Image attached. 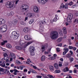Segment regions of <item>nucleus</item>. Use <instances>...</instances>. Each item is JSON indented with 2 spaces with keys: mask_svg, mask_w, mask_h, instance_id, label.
Segmentation results:
<instances>
[{
  "mask_svg": "<svg viewBox=\"0 0 78 78\" xmlns=\"http://www.w3.org/2000/svg\"><path fill=\"white\" fill-rule=\"evenodd\" d=\"M23 31L25 33H28L30 31V29L28 27H25Z\"/></svg>",
  "mask_w": 78,
  "mask_h": 78,
  "instance_id": "2eb2a0df",
  "label": "nucleus"
},
{
  "mask_svg": "<svg viewBox=\"0 0 78 78\" xmlns=\"http://www.w3.org/2000/svg\"><path fill=\"white\" fill-rule=\"evenodd\" d=\"M27 61L28 62H31V60L30 59H27Z\"/></svg>",
  "mask_w": 78,
  "mask_h": 78,
  "instance_id": "0e129e2a",
  "label": "nucleus"
},
{
  "mask_svg": "<svg viewBox=\"0 0 78 78\" xmlns=\"http://www.w3.org/2000/svg\"><path fill=\"white\" fill-rule=\"evenodd\" d=\"M12 35H11V36H18V35H19V33L16 31H13L12 33Z\"/></svg>",
  "mask_w": 78,
  "mask_h": 78,
  "instance_id": "9b49d317",
  "label": "nucleus"
},
{
  "mask_svg": "<svg viewBox=\"0 0 78 78\" xmlns=\"http://www.w3.org/2000/svg\"><path fill=\"white\" fill-rule=\"evenodd\" d=\"M24 38L27 41L30 40V35H27L24 36Z\"/></svg>",
  "mask_w": 78,
  "mask_h": 78,
  "instance_id": "1a4fd4ad",
  "label": "nucleus"
},
{
  "mask_svg": "<svg viewBox=\"0 0 78 78\" xmlns=\"http://www.w3.org/2000/svg\"><path fill=\"white\" fill-rule=\"evenodd\" d=\"M30 71L32 73L35 74L37 73V72H36L35 71L33 70V69H30Z\"/></svg>",
  "mask_w": 78,
  "mask_h": 78,
  "instance_id": "c85d7f7f",
  "label": "nucleus"
},
{
  "mask_svg": "<svg viewBox=\"0 0 78 78\" xmlns=\"http://www.w3.org/2000/svg\"><path fill=\"white\" fill-rule=\"evenodd\" d=\"M62 37H59L57 40V42H60L62 41Z\"/></svg>",
  "mask_w": 78,
  "mask_h": 78,
  "instance_id": "b1692460",
  "label": "nucleus"
},
{
  "mask_svg": "<svg viewBox=\"0 0 78 78\" xmlns=\"http://www.w3.org/2000/svg\"><path fill=\"white\" fill-rule=\"evenodd\" d=\"M0 71L3 72H4V69L0 67Z\"/></svg>",
  "mask_w": 78,
  "mask_h": 78,
  "instance_id": "79ce46f5",
  "label": "nucleus"
},
{
  "mask_svg": "<svg viewBox=\"0 0 78 78\" xmlns=\"http://www.w3.org/2000/svg\"><path fill=\"white\" fill-rule=\"evenodd\" d=\"M68 4H66L65 5V6H64L65 8V9H67V8H68V6H68Z\"/></svg>",
  "mask_w": 78,
  "mask_h": 78,
  "instance_id": "c03bdc74",
  "label": "nucleus"
},
{
  "mask_svg": "<svg viewBox=\"0 0 78 78\" xmlns=\"http://www.w3.org/2000/svg\"><path fill=\"white\" fill-rule=\"evenodd\" d=\"M77 71H76L75 69H74L73 70V72H74V73H76Z\"/></svg>",
  "mask_w": 78,
  "mask_h": 78,
  "instance_id": "680f3d73",
  "label": "nucleus"
},
{
  "mask_svg": "<svg viewBox=\"0 0 78 78\" xmlns=\"http://www.w3.org/2000/svg\"><path fill=\"white\" fill-rule=\"evenodd\" d=\"M63 50L66 53H67L69 51V48H65L63 49Z\"/></svg>",
  "mask_w": 78,
  "mask_h": 78,
  "instance_id": "7c9ffc66",
  "label": "nucleus"
},
{
  "mask_svg": "<svg viewBox=\"0 0 78 78\" xmlns=\"http://www.w3.org/2000/svg\"><path fill=\"white\" fill-rule=\"evenodd\" d=\"M7 42V41L6 40L4 41L1 43V44L2 45H4V44H5V43Z\"/></svg>",
  "mask_w": 78,
  "mask_h": 78,
  "instance_id": "e433bc0d",
  "label": "nucleus"
},
{
  "mask_svg": "<svg viewBox=\"0 0 78 78\" xmlns=\"http://www.w3.org/2000/svg\"><path fill=\"white\" fill-rule=\"evenodd\" d=\"M58 46L59 47H62V44L60 43L59 44H58Z\"/></svg>",
  "mask_w": 78,
  "mask_h": 78,
  "instance_id": "6e6d98bb",
  "label": "nucleus"
},
{
  "mask_svg": "<svg viewBox=\"0 0 78 78\" xmlns=\"http://www.w3.org/2000/svg\"><path fill=\"white\" fill-rule=\"evenodd\" d=\"M3 56H5V57H6V56H7V54L6 53H5L3 54Z\"/></svg>",
  "mask_w": 78,
  "mask_h": 78,
  "instance_id": "13d9d810",
  "label": "nucleus"
},
{
  "mask_svg": "<svg viewBox=\"0 0 78 78\" xmlns=\"http://www.w3.org/2000/svg\"><path fill=\"white\" fill-rule=\"evenodd\" d=\"M49 60H53V58L52 57H51L49 58Z\"/></svg>",
  "mask_w": 78,
  "mask_h": 78,
  "instance_id": "052dcab7",
  "label": "nucleus"
},
{
  "mask_svg": "<svg viewBox=\"0 0 78 78\" xmlns=\"http://www.w3.org/2000/svg\"><path fill=\"white\" fill-rule=\"evenodd\" d=\"M0 66H2V67H5V63H2L1 64H0Z\"/></svg>",
  "mask_w": 78,
  "mask_h": 78,
  "instance_id": "72a5a7b5",
  "label": "nucleus"
},
{
  "mask_svg": "<svg viewBox=\"0 0 78 78\" xmlns=\"http://www.w3.org/2000/svg\"><path fill=\"white\" fill-rule=\"evenodd\" d=\"M23 41L22 40H20L19 41V43L20 44V45L21 46H22V45H23Z\"/></svg>",
  "mask_w": 78,
  "mask_h": 78,
  "instance_id": "412c9836",
  "label": "nucleus"
},
{
  "mask_svg": "<svg viewBox=\"0 0 78 78\" xmlns=\"http://www.w3.org/2000/svg\"><path fill=\"white\" fill-rule=\"evenodd\" d=\"M76 4H75L74 5H73L72 6V8H73L75 7V6H76Z\"/></svg>",
  "mask_w": 78,
  "mask_h": 78,
  "instance_id": "bf43d9fd",
  "label": "nucleus"
},
{
  "mask_svg": "<svg viewBox=\"0 0 78 78\" xmlns=\"http://www.w3.org/2000/svg\"><path fill=\"white\" fill-rule=\"evenodd\" d=\"M37 1L38 3L40 4L42 3V5H44V4H45V3H47L48 2V0H37Z\"/></svg>",
  "mask_w": 78,
  "mask_h": 78,
  "instance_id": "0eeeda50",
  "label": "nucleus"
},
{
  "mask_svg": "<svg viewBox=\"0 0 78 78\" xmlns=\"http://www.w3.org/2000/svg\"><path fill=\"white\" fill-rule=\"evenodd\" d=\"M55 73H60V71L59 70H55Z\"/></svg>",
  "mask_w": 78,
  "mask_h": 78,
  "instance_id": "49530a36",
  "label": "nucleus"
},
{
  "mask_svg": "<svg viewBox=\"0 0 78 78\" xmlns=\"http://www.w3.org/2000/svg\"><path fill=\"white\" fill-rule=\"evenodd\" d=\"M56 50L57 52H59L60 51V48H56Z\"/></svg>",
  "mask_w": 78,
  "mask_h": 78,
  "instance_id": "ea45409f",
  "label": "nucleus"
},
{
  "mask_svg": "<svg viewBox=\"0 0 78 78\" xmlns=\"http://www.w3.org/2000/svg\"><path fill=\"white\" fill-rule=\"evenodd\" d=\"M34 12H36L37 13V12H39V8L37 6H35L34 7Z\"/></svg>",
  "mask_w": 78,
  "mask_h": 78,
  "instance_id": "6e6552de",
  "label": "nucleus"
},
{
  "mask_svg": "<svg viewBox=\"0 0 78 78\" xmlns=\"http://www.w3.org/2000/svg\"><path fill=\"white\" fill-rule=\"evenodd\" d=\"M17 49V50H22V47L18 46H16L15 47Z\"/></svg>",
  "mask_w": 78,
  "mask_h": 78,
  "instance_id": "5701e85b",
  "label": "nucleus"
},
{
  "mask_svg": "<svg viewBox=\"0 0 78 78\" xmlns=\"http://www.w3.org/2000/svg\"><path fill=\"white\" fill-rule=\"evenodd\" d=\"M63 33L64 34H67V30H66V28H63Z\"/></svg>",
  "mask_w": 78,
  "mask_h": 78,
  "instance_id": "6ab92c4d",
  "label": "nucleus"
},
{
  "mask_svg": "<svg viewBox=\"0 0 78 78\" xmlns=\"http://www.w3.org/2000/svg\"><path fill=\"white\" fill-rule=\"evenodd\" d=\"M66 53H67V52L64 51L63 52L62 55H66Z\"/></svg>",
  "mask_w": 78,
  "mask_h": 78,
  "instance_id": "5fc2aeb1",
  "label": "nucleus"
},
{
  "mask_svg": "<svg viewBox=\"0 0 78 78\" xmlns=\"http://www.w3.org/2000/svg\"><path fill=\"white\" fill-rule=\"evenodd\" d=\"M18 22L17 20H15L13 22V25H16V24Z\"/></svg>",
  "mask_w": 78,
  "mask_h": 78,
  "instance_id": "2f4dec72",
  "label": "nucleus"
},
{
  "mask_svg": "<svg viewBox=\"0 0 78 78\" xmlns=\"http://www.w3.org/2000/svg\"><path fill=\"white\" fill-rule=\"evenodd\" d=\"M57 18H55L53 20V22H56L57 21Z\"/></svg>",
  "mask_w": 78,
  "mask_h": 78,
  "instance_id": "09e8293b",
  "label": "nucleus"
},
{
  "mask_svg": "<svg viewBox=\"0 0 78 78\" xmlns=\"http://www.w3.org/2000/svg\"><path fill=\"white\" fill-rule=\"evenodd\" d=\"M4 60H6L8 59H7V57H4Z\"/></svg>",
  "mask_w": 78,
  "mask_h": 78,
  "instance_id": "69168bd1",
  "label": "nucleus"
},
{
  "mask_svg": "<svg viewBox=\"0 0 78 78\" xmlns=\"http://www.w3.org/2000/svg\"><path fill=\"white\" fill-rule=\"evenodd\" d=\"M47 76H48V77H49L50 78H54V77H53V76L50 75V74H48L47 75Z\"/></svg>",
  "mask_w": 78,
  "mask_h": 78,
  "instance_id": "c9c22d12",
  "label": "nucleus"
},
{
  "mask_svg": "<svg viewBox=\"0 0 78 78\" xmlns=\"http://www.w3.org/2000/svg\"><path fill=\"white\" fill-rule=\"evenodd\" d=\"M13 71L14 72H16H16H20V71L17 70V69H14Z\"/></svg>",
  "mask_w": 78,
  "mask_h": 78,
  "instance_id": "8fccbe9b",
  "label": "nucleus"
},
{
  "mask_svg": "<svg viewBox=\"0 0 78 78\" xmlns=\"http://www.w3.org/2000/svg\"><path fill=\"white\" fill-rule=\"evenodd\" d=\"M63 8H64V5L63 4H62L60 9H63Z\"/></svg>",
  "mask_w": 78,
  "mask_h": 78,
  "instance_id": "473e14b6",
  "label": "nucleus"
},
{
  "mask_svg": "<svg viewBox=\"0 0 78 78\" xmlns=\"http://www.w3.org/2000/svg\"><path fill=\"white\" fill-rule=\"evenodd\" d=\"M21 7L23 9H24L25 12H27L28 10L29 7L27 5H23L21 6Z\"/></svg>",
  "mask_w": 78,
  "mask_h": 78,
  "instance_id": "423d86ee",
  "label": "nucleus"
},
{
  "mask_svg": "<svg viewBox=\"0 0 78 78\" xmlns=\"http://www.w3.org/2000/svg\"><path fill=\"white\" fill-rule=\"evenodd\" d=\"M14 15V13L12 12H11L8 15L9 17L12 16Z\"/></svg>",
  "mask_w": 78,
  "mask_h": 78,
  "instance_id": "c756f323",
  "label": "nucleus"
},
{
  "mask_svg": "<svg viewBox=\"0 0 78 78\" xmlns=\"http://www.w3.org/2000/svg\"><path fill=\"white\" fill-rule=\"evenodd\" d=\"M27 16L29 17H31L33 16V15L31 13H28L27 14Z\"/></svg>",
  "mask_w": 78,
  "mask_h": 78,
  "instance_id": "4c0bfd02",
  "label": "nucleus"
},
{
  "mask_svg": "<svg viewBox=\"0 0 78 78\" xmlns=\"http://www.w3.org/2000/svg\"><path fill=\"white\" fill-rule=\"evenodd\" d=\"M66 57L67 58H69L71 56V54H67L66 55Z\"/></svg>",
  "mask_w": 78,
  "mask_h": 78,
  "instance_id": "cd10ccee",
  "label": "nucleus"
},
{
  "mask_svg": "<svg viewBox=\"0 0 78 78\" xmlns=\"http://www.w3.org/2000/svg\"><path fill=\"white\" fill-rule=\"evenodd\" d=\"M20 70H23V69L25 67V66H20Z\"/></svg>",
  "mask_w": 78,
  "mask_h": 78,
  "instance_id": "58836bf2",
  "label": "nucleus"
},
{
  "mask_svg": "<svg viewBox=\"0 0 78 78\" xmlns=\"http://www.w3.org/2000/svg\"><path fill=\"white\" fill-rule=\"evenodd\" d=\"M16 62L17 64H21L20 62L18 60H16Z\"/></svg>",
  "mask_w": 78,
  "mask_h": 78,
  "instance_id": "37998d69",
  "label": "nucleus"
},
{
  "mask_svg": "<svg viewBox=\"0 0 78 78\" xmlns=\"http://www.w3.org/2000/svg\"><path fill=\"white\" fill-rule=\"evenodd\" d=\"M69 49H72L73 48V47L72 46H69Z\"/></svg>",
  "mask_w": 78,
  "mask_h": 78,
  "instance_id": "3c124183",
  "label": "nucleus"
},
{
  "mask_svg": "<svg viewBox=\"0 0 78 78\" xmlns=\"http://www.w3.org/2000/svg\"><path fill=\"white\" fill-rule=\"evenodd\" d=\"M46 59V57L45 55H42L41 58V61H45Z\"/></svg>",
  "mask_w": 78,
  "mask_h": 78,
  "instance_id": "dca6fc26",
  "label": "nucleus"
},
{
  "mask_svg": "<svg viewBox=\"0 0 78 78\" xmlns=\"http://www.w3.org/2000/svg\"><path fill=\"white\" fill-rule=\"evenodd\" d=\"M74 67H78V65H75V66H74Z\"/></svg>",
  "mask_w": 78,
  "mask_h": 78,
  "instance_id": "774afa93",
  "label": "nucleus"
},
{
  "mask_svg": "<svg viewBox=\"0 0 78 78\" xmlns=\"http://www.w3.org/2000/svg\"><path fill=\"white\" fill-rule=\"evenodd\" d=\"M73 4V2H69L68 4V5H69V6H72V5Z\"/></svg>",
  "mask_w": 78,
  "mask_h": 78,
  "instance_id": "de8ad7c7",
  "label": "nucleus"
},
{
  "mask_svg": "<svg viewBox=\"0 0 78 78\" xmlns=\"http://www.w3.org/2000/svg\"><path fill=\"white\" fill-rule=\"evenodd\" d=\"M69 73H72V70H69Z\"/></svg>",
  "mask_w": 78,
  "mask_h": 78,
  "instance_id": "e2e57ef3",
  "label": "nucleus"
},
{
  "mask_svg": "<svg viewBox=\"0 0 78 78\" xmlns=\"http://www.w3.org/2000/svg\"><path fill=\"white\" fill-rule=\"evenodd\" d=\"M36 77L37 78H42V77L41 76H40V75L37 76Z\"/></svg>",
  "mask_w": 78,
  "mask_h": 78,
  "instance_id": "864d4df0",
  "label": "nucleus"
},
{
  "mask_svg": "<svg viewBox=\"0 0 78 78\" xmlns=\"http://www.w3.org/2000/svg\"><path fill=\"white\" fill-rule=\"evenodd\" d=\"M33 22H34V19L31 20L29 22V24H32L33 23Z\"/></svg>",
  "mask_w": 78,
  "mask_h": 78,
  "instance_id": "f704fd0d",
  "label": "nucleus"
},
{
  "mask_svg": "<svg viewBox=\"0 0 78 78\" xmlns=\"http://www.w3.org/2000/svg\"><path fill=\"white\" fill-rule=\"evenodd\" d=\"M19 35H15L14 36H11V37L15 40H17L19 38Z\"/></svg>",
  "mask_w": 78,
  "mask_h": 78,
  "instance_id": "ddd939ff",
  "label": "nucleus"
},
{
  "mask_svg": "<svg viewBox=\"0 0 78 78\" xmlns=\"http://www.w3.org/2000/svg\"><path fill=\"white\" fill-rule=\"evenodd\" d=\"M69 59L70 60V62H72L73 61V58L72 57H70L69 58Z\"/></svg>",
  "mask_w": 78,
  "mask_h": 78,
  "instance_id": "a19ab883",
  "label": "nucleus"
},
{
  "mask_svg": "<svg viewBox=\"0 0 78 78\" xmlns=\"http://www.w3.org/2000/svg\"><path fill=\"white\" fill-rule=\"evenodd\" d=\"M45 22L44 21H40V23H39V25H43V24H45Z\"/></svg>",
  "mask_w": 78,
  "mask_h": 78,
  "instance_id": "aec40b11",
  "label": "nucleus"
},
{
  "mask_svg": "<svg viewBox=\"0 0 78 78\" xmlns=\"http://www.w3.org/2000/svg\"><path fill=\"white\" fill-rule=\"evenodd\" d=\"M58 33L56 31L51 32L50 34V37L51 39H53L54 40L58 38Z\"/></svg>",
  "mask_w": 78,
  "mask_h": 78,
  "instance_id": "f257e3e1",
  "label": "nucleus"
},
{
  "mask_svg": "<svg viewBox=\"0 0 78 78\" xmlns=\"http://www.w3.org/2000/svg\"><path fill=\"white\" fill-rule=\"evenodd\" d=\"M31 44V42H28L27 44H25L24 45L23 48H25L27 47L28 45H30V44Z\"/></svg>",
  "mask_w": 78,
  "mask_h": 78,
  "instance_id": "a211bd4d",
  "label": "nucleus"
},
{
  "mask_svg": "<svg viewBox=\"0 0 78 78\" xmlns=\"http://www.w3.org/2000/svg\"><path fill=\"white\" fill-rule=\"evenodd\" d=\"M6 47L7 48H11L12 47V46L11 45L9 44H6Z\"/></svg>",
  "mask_w": 78,
  "mask_h": 78,
  "instance_id": "a878e982",
  "label": "nucleus"
},
{
  "mask_svg": "<svg viewBox=\"0 0 78 78\" xmlns=\"http://www.w3.org/2000/svg\"><path fill=\"white\" fill-rule=\"evenodd\" d=\"M69 71V69L68 68V67H66L63 70V72H68Z\"/></svg>",
  "mask_w": 78,
  "mask_h": 78,
  "instance_id": "f3484780",
  "label": "nucleus"
},
{
  "mask_svg": "<svg viewBox=\"0 0 78 78\" xmlns=\"http://www.w3.org/2000/svg\"><path fill=\"white\" fill-rule=\"evenodd\" d=\"M54 66L55 67L56 69H58V64L57 63H54Z\"/></svg>",
  "mask_w": 78,
  "mask_h": 78,
  "instance_id": "393cba45",
  "label": "nucleus"
},
{
  "mask_svg": "<svg viewBox=\"0 0 78 78\" xmlns=\"http://www.w3.org/2000/svg\"><path fill=\"white\" fill-rule=\"evenodd\" d=\"M10 56L12 59H16V55L13 53L10 52Z\"/></svg>",
  "mask_w": 78,
  "mask_h": 78,
  "instance_id": "4468645a",
  "label": "nucleus"
},
{
  "mask_svg": "<svg viewBox=\"0 0 78 78\" xmlns=\"http://www.w3.org/2000/svg\"><path fill=\"white\" fill-rule=\"evenodd\" d=\"M5 23V20L3 19H0V25H3Z\"/></svg>",
  "mask_w": 78,
  "mask_h": 78,
  "instance_id": "9d476101",
  "label": "nucleus"
},
{
  "mask_svg": "<svg viewBox=\"0 0 78 78\" xmlns=\"http://www.w3.org/2000/svg\"><path fill=\"white\" fill-rule=\"evenodd\" d=\"M1 31V32H5L7 30V26L6 25H3L0 28Z\"/></svg>",
  "mask_w": 78,
  "mask_h": 78,
  "instance_id": "39448f33",
  "label": "nucleus"
},
{
  "mask_svg": "<svg viewBox=\"0 0 78 78\" xmlns=\"http://www.w3.org/2000/svg\"><path fill=\"white\" fill-rule=\"evenodd\" d=\"M47 46V44H45L44 46H42L41 47V49L42 50V52H43L45 50V47Z\"/></svg>",
  "mask_w": 78,
  "mask_h": 78,
  "instance_id": "f8f14e48",
  "label": "nucleus"
},
{
  "mask_svg": "<svg viewBox=\"0 0 78 78\" xmlns=\"http://www.w3.org/2000/svg\"><path fill=\"white\" fill-rule=\"evenodd\" d=\"M43 77H44V78H48V77H47L46 75H45V74H44V75H43Z\"/></svg>",
  "mask_w": 78,
  "mask_h": 78,
  "instance_id": "603ef678",
  "label": "nucleus"
},
{
  "mask_svg": "<svg viewBox=\"0 0 78 78\" xmlns=\"http://www.w3.org/2000/svg\"><path fill=\"white\" fill-rule=\"evenodd\" d=\"M76 47H78V42L76 44Z\"/></svg>",
  "mask_w": 78,
  "mask_h": 78,
  "instance_id": "338daca9",
  "label": "nucleus"
},
{
  "mask_svg": "<svg viewBox=\"0 0 78 78\" xmlns=\"http://www.w3.org/2000/svg\"><path fill=\"white\" fill-rule=\"evenodd\" d=\"M72 19H73V15L71 13H69L67 18L68 22H71V20Z\"/></svg>",
  "mask_w": 78,
  "mask_h": 78,
  "instance_id": "20e7f679",
  "label": "nucleus"
},
{
  "mask_svg": "<svg viewBox=\"0 0 78 78\" xmlns=\"http://www.w3.org/2000/svg\"><path fill=\"white\" fill-rule=\"evenodd\" d=\"M24 22L23 21H21L20 22V24H21V25H24Z\"/></svg>",
  "mask_w": 78,
  "mask_h": 78,
  "instance_id": "4d7b16f0",
  "label": "nucleus"
},
{
  "mask_svg": "<svg viewBox=\"0 0 78 78\" xmlns=\"http://www.w3.org/2000/svg\"><path fill=\"white\" fill-rule=\"evenodd\" d=\"M19 59H21V60H22V61H23V60H25V59H24V58L22 57H20L19 58Z\"/></svg>",
  "mask_w": 78,
  "mask_h": 78,
  "instance_id": "a18cd8bd",
  "label": "nucleus"
},
{
  "mask_svg": "<svg viewBox=\"0 0 78 78\" xmlns=\"http://www.w3.org/2000/svg\"><path fill=\"white\" fill-rule=\"evenodd\" d=\"M49 69L50 70H53V69H54V67H53V66L51 65H50Z\"/></svg>",
  "mask_w": 78,
  "mask_h": 78,
  "instance_id": "bb28decb",
  "label": "nucleus"
},
{
  "mask_svg": "<svg viewBox=\"0 0 78 78\" xmlns=\"http://www.w3.org/2000/svg\"><path fill=\"white\" fill-rule=\"evenodd\" d=\"M29 51L30 52V55L31 56L34 55V46H30L29 47Z\"/></svg>",
  "mask_w": 78,
  "mask_h": 78,
  "instance_id": "7ed1b4c3",
  "label": "nucleus"
},
{
  "mask_svg": "<svg viewBox=\"0 0 78 78\" xmlns=\"http://www.w3.org/2000/svg\"><path fill=\"white\" fill-rule=\"evenodd\" d=\"M59 33L60 36H61V37H62V36H63V32H62V30H60Z\"/></svg>",
  "mask_w": 78,
  "mask_h": 78,
  "instance_id": "4be33fe9",
  "label": "nucleus"
},
{
  "mask_svg": "<svg viewBox=\"0 0 78 78\" xmlns=\"http://www.w3.org/2000/svg\"><path fill=\"white\" fill-rule=\"evenodd\" d=\"M6 6L7 8H11V9H13L15 7L14 3L12 2H7L6 3Z\"/></svg>",
  "mask_w": 78,
  "mask_h": 78,
  "instance_id": "f03ea898",
  "label": "nucleus"
}]
</instances>
